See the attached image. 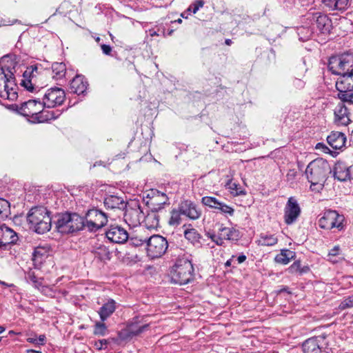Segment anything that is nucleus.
Wrapping results in <instances>:
<instances>
[{"label": "nucleus", "instance_id": "7ed1b4c3", "mask_svg": "<svg viewBox=\"0 0 353 353\" xmlns=\"http://www.w3.org/2000/svg\"><path fill=\"white\" fill-rule=\"evenodd\" d=\"M330 168L327 161L318 158L311 161L305 169V176L312 185L322 184L326 179Z\"/></svg>", "mask_w": 353, "mask_h": 353}, {"label": "nucleus", "instance_id": "1a4fd4ad", "mask_svg": "<svg viewBox=\"0 0 353 353\" xmlns=\"http://www.w3.org/2000/svg\"><path fill=\"white\" fill-rule=\"evenodd\" d=\"M216 232H208L207 236L217 245H222L225 240L238 241L240 238V232L233 228L223 226V224H217Z\"/></svg>", "mask_w": 353, "mask_h": 353}, {"label": "nucleus", "instance_id": "c03bdc74", "mask_svg": "<svg viewBox=\"0 0 353 353\" xmlns=\"http://www.w3.org/2000/svg\"><path fill=\"white\" fill-rule=\"evenodd\" d=\"M104 321H97L94 325L93 333L96 336H103L106 334L108 327Z\"/></svg>", "mask_w": 353, "mask_h": 353}, {"label": "nucleus", "instance_id": "f257e3e1", "mask_svg": "<svg viewBox=\"0 0 353 353\" xmlns=\"http://www.w3.org/2000/svg\"><path fill=\"white\" fill-rule=\"evenodd\" d=\"M17 63L9 56L0 59V97L9 101L18 98V90L15 73Z\"/></svg>", "mask_w": 353, "mask_h": 353}, {"label": "nucleus", "instance_id": "9d476101", "mask_svg": "<svg viewBox=\"0 0 353 353\" xmlns=\"http://www.w3.org/2000/svg\"><path fill=\"white\" fill-rule=\"evenodd\" d=\"M168 248L167 239L159 234H154L147 240L146 252L151 259L163 256Z\"/></svg>", "mask_w": 353, "mask_h": 353}, {"label": "nucleus", "instance_id": "bf43d9fd", "mask_svg": "<svg viewBox=\"0 0 353 353\" xmlns=\"http://www.w3.org/2000/svg\"><path fill=\"white\" fill-rule=\"evenodd\" d=\"M246 259H247L246 256L243 254H241L236 258V260H237L238 263L240 264V263H243L246 260Z\"/></svg>", "mask_w": 353, "mask_h": 353}, {"label": "nucleus", "instance_id": "72a5a7b5", "mask_svg": "<svg viewBox=\"0 0 353 353\" xmlns=\"http://www.w3.org/2000/svg\"><path fill=\"white\" fill-rule=\"evenodd\" d=\"M278 243V239L274 234L262 233L259 236L257 241L259 245L261 246H273Z\"/></svg>", "mask_w": 353, "mask_h": 353}, {"label": "nucleus", "instance_id": "6e6d98bb", "mask_svg": "<svg viewBox=\"0 0 353 353\" xmlns=\"http://www.w3.org/2000/svg\"><path fill=\"white\" fill-rule=\"evenodd\" d=\"M292 84L296 89L301 90L305 87V83L301 79L294 78Z\"/></svg>", "mask_w": 353, "mask_h": 353}, {"label": "nucleus", "instance_id": "2eb2a0df", "mask_svg": "<svg viewBox=\"0 0 353 353\" xmlns=\"http://www.w3.org/2000/svg\"><path fill=\"white\" fill-rule=\"evenodd\" d=\"M301 208L296 199L290 197L284 208V221L287 225L295 223L301 214Z\"/></svg>", "mask_w": 353, "mask_h": 353}, {"label": "nucleus", "instance_id": "473e14b6", "mask_svg": "<svg viewBox=\"0 0 353 353\" xmlns=\"http://www.w3.org/2000/svg\"><path fill=\"white\" fill-rule=\"evenodd\" d=\"M92 252L94 256L101 261H108L111 258V253L104 245L99 244L93 248Z\"/></svg>", "mask_w": 353, "mask_h": 353}, {"label": "nucleus", "instance_id": "f8f14e48", "mask_svg": "<svg viewBox=\"0 0 353 353\" xmlns=\"http://www.w3.org/2000/svg\"><path fill=\"white\" fill-rule=\"evenodd\" d=\"M330 350L325 335L310 338L303 343L304 353H330Z\"/></svg>", "mask_w": 353, "mask_h": 353}, {"label": "nucleus", "instance_id": "b1692460", "mask_svg": "<svg viewBox=\"0 0 353 353\" xmlns=\"http://www.w3.org/2000/svg\"><path fill=\"white\" fill-rule=\"evenodd\" d=\"M336 88L353 89V68L341 77H339L336 81Z\"/></svg>", "mask_w": 353, "mask_h": 353}, {"label": "nucleus", "instance_id": "c756f323", "mask_svg": "<svg viewBox=\"0 0 353 353\" xmlns=\"http://www.w3.org/2000/svg\"><path fill=\"white\" fill-rule=\"evenodd\" d=\"M61 112L59 110H43V108L41 109V111H40L36 123H43L58 118L61 115Z\"/></svg>", "mask_w": 353, "mask_h": 353}, {"label": "nucleus", "instance_id": "ddd939ff", "mask_svg": "<svg viewBox=\"0 0 353 353\" xmlns=\"http://www.w3.org/2000/svg\"><path fill=\"white\" fill-rule=\"evenodd\" d=\"M65 99V91L59 88H51L45 92L42 104L43 107L52 108L61 105Z\"/></svg>", "mask_w": 353, "mask_h": 353}, {"label": "nucleus", "instance_id": "f03ea898", "mask_svg": "<svg viewBox=\"0 0 353 353\" xmlns=\"http://www.w3.org/2000/svg\"><path fill=\"white\" fill-rule=\"evenodd\" d=\"M27 221L38 234H44L51 228L50 212L43 206L32 208L27 215Z\"/></svg>", "mask_w": 353, "mask_h": 353}, {"label": "nucleus", "instance_id": "69168bd1", "mask_svg": "<svg viewBox=\"0 0 353 353\" xmlns=\"http://www.w3.org/2000/svg\"><path fill=\"white\" fill-rule=\"evenodd\" d=\"M27 341L31 343L38 344L37 339L36 338H28Z\"/></svg>", "mask_w": 353, "mask_h": 353}, {"label": "nucleus", "instance_id": "338daca9", "mask_svg": "<svg viewBox=\"0 0 353 353\" xmlns=\"http://www.w3.org/2000/svg\"><path fill=\"white\" fill-rule=\"evenodd\" d=\"M349 172H350V181H353V165L350 166Z\"/></svg>", "mask_w": 353, "mask_h": 353}, {"label": "nucleus", "instance_id": "052dcab7", "mask_svg": "<svg viewBox=\"0 0 353 353\" xmlns=\"http://www.w3.org/2000/svg\"><path fill=\"white\" fill-rule=\"evenodd\" d=\"M45 340H46L45 335H43V334L40 335L39 336V338L37 339L38 345H43Z\"/></svg>", "mask_w": 353, "mask_h": 353}, {"label": "nucleus", "instance_id": "2f4dec72", "mask_svg": "<svg viewBox=\"0 0 353 353\" xmlns=\"http://www.w3.org/2000/svg\"><path fill=\"white\" fill-rule=\"evenodd\" d=\"M295 255L294 252L288 249H283L275 256L274 261L277 263L286 265L295 257Z\"/></svg>", "mask_w": 353, "mask_h": 353}, {"label": "nucleus", "instance_id": "774afa93", "mask_svg": "<svg viewBox=\"0 0 353 353\" xmlns=\"http://www.w3.org/2000/svg\"><path fill=\"white\" fill-rule=\"evenodd\" d=\"M27 353H41L40 351L34 350H28Z\"/></svg>", "mask_w": 353, "mask_h": 353}, {"label": "nucleus", "instance_id": "13d9d810", "mask_svg": "<svg viewBox=\"0 0 353 353\" xmlns=\"http://www.w3.org/2000/svg\"><path fill=\"white\" fill-rule=\"evenodd\" d=\"M103 54L109 55L112 51V48L109 45L103 44L101 46Z\"/></svg>", "mask_w": 353, "mask_h": 353}, {"label": "nucleus", "instance_id": "603ef678", "mask_svg": "<svg viewBox=\"0 0 353 353\" xmlns=\"http://www.w3.org/2000/svg\"><path fill=\"white\" fill-rule=\"evenodd\" d=\"M229 189H230L231 193L234 195L239 196L245 194V192L241 190L240 188H239V185L235 183L229 184Z\"/></svg>", "mask_w": 353, "mask_h": 353}, {"label": "nucleus", "instance_id": "f704fd0d", "mask_svg": "<svg viewBox=\"0 0 353 353\" xmlns=\"http://www.w3.org/2000/svg\"><path fill=\"white\" fill-rule=\"evenodd\" d=\"M52 78L59 80L63 79L66 73V66L64 63L55 62L52 65Z\"/></svg>", "mask_w": 353, "mask_h": 353}, {"label": "nucleus", "instance_id": "5fc2aeb1", "mask_svg": "<svg viewBox=\"0 0 353 353\" xmlns=\"http://www.w3.org/2000/svg\"><path fill=\"white\" fill-rule=\"evenodd\" d=\"M25 278L27 281H30L32 283L38 279L35 274V272L31 269H30L28 271L26 272Z\"/></svg>", "mask_w": 353, "mask_h": 353}, {"label": "nucleus", "instance_id": "9b49d317", "mask_svg": "<svg viewBox=\"0 0 353 353\" xmlns=\"http://www.w3.org/2000/svg\"><path fill=\"white\" fill-rule=\"evenodd\" d=\"M14 107L20 114L28 117L31 122L36 123L43 105L40 101L30 99L22 103L20 105H14Z\"/></svg>", "mask_w": 353, "mask_h": 353}, {"label": "nucleus", "instance_id": "bb28decb", "mask_svg": "<svg viewBox=\"0 0 353 353\" xmlns=\"http://www.w3.org/2000/svg\"><path fill=\"white\" fill-rule=\"evenodd\" d=\"M167 196L165 194L162 193L160 194L159 192H157V195L152 196V197L147 202V204L151 208L152 211H158L163 208V205L167 201Z\"/></svg>", "mask_w": 353, "mask_h": 353}, {"label": "nucleus", "instance_id": "a878e982", "mask_svg": "<svg viewBox=\"0 0 353 353\" xmlns=\"http://www.w3.org/2000/svg\"><path fill=\"white\" fill-rule=\"evenodd\" d=\"M322 3L332 11H343L350 6V0H322Z\"/></svg>", "mask_w": 353, "mask_h": 353}, {"label": "nucleus", "instance_id": "a19ab883", "mask_svg": "<svg viewBox=\"0 0 353 353\" xmlns=\"http://www.w3.org/2000/svg\"><path fill=\"white\" fill-rule=\"evenodd\" d=\"M148 327H149V324H144V325L138 326L137 325L132 323L128 327L129 335L132 336H138V335L141 334V333H143V332H145V330H147Z\"/></svg>", "mask_w": 353, "mask_h": 353}, {"label": "nucleus", "instance_id": "6e6552de", "mask_svg": "<svg viewBox=\"0 0 353 353\" xmlns=\"http://www.w3.org/2000/svg\"><path fill=\"white\" fill-rule=\"evenodd\" d=\"M318 224L322 229L340 232L345 228V217L336 210H328L323 212Z\"/></svg>", "mask_w": 353, "mask_h": 353}, {"label": "nucleus", "instance_id": "3c124183", "mask_svg": "<svg viewBox=\"0 0 353 353\" xmlns=\"http://www.w3.org/2000/svg\"><path fill=\"white\" fill-rule=\"evenodd\" d=\"M301 261H294L288 268V271L291 274H299L300 273L301 270Z\"/></svg>", "mask_w": 353, "mask_h": 353}, {"label": "nucleus", "instance_id": "4468645a", "mask_svg": "<svg viewBox=\"0 0 353 353\" xmlns=\"http://www.w3.org/2000/svg\"><path fill=\"white\" fill-rule=\"evenodd\" d=\"M125 208L124 219L129 225L136 227L143 221L145 214L137 202L126 205Z\"/></svg>", "mask_w": 353, "mask_h": 353}, {"label": "nucleus", "instance_id": "864d4df0", "mask_svg": "<svg viewBox=\"0 0 353 353\" xmlns=\"http://www.w3.org/2000/svg\"><path fill=\"white\" fill-rule=\"evenodd\" d=\"M109 343L108 340L107 339H101L94 343V347L98 350H101L102 349H105L107 347V345Z\"/></svg>", "mask_w": 353, "mask_h": 353}, {"label": "nucleus", "instance_id": "37998d69", "mask_svg": "<svg viewBox=\"0 0 353 353\" xmlns=\"http://www.w3.org/2000/svg\"><path fill=\"white\" fill-rule=\"evenodd\" d=\"M216 210H217L218 212L222 213L226 216H232L234 213V210L233 208L221 201L219 202V205H217Z\"/></svg>", "mask_w": 353, "mask_h": 353}, {"label": "nucleus", "instance_id": "e433bc0d", "mask_svg": "<svg viewBox=\"0 0 353 353\" xmlns=\"http://www.w3.org/2000/svg\"><path fill=\"white\" fill-rule=\"evenodd\" d=\"M143 221L148 228H157L159 226V216L157 214V211H152L150 213H148L145 216Z\"/></svg>", "mask_w": 353, "mask_h": 353}, {"label": "nucleus", "instance_id": "6ab92c4d", "mask_svg": "<svg viewBox=\"0 0 353 353\" xmlns=\"http://www.w3.org/2000/svg\"><path fill=\"white\" fill-rule=\"evenodd\" d=\"M38 74V67L36 65H32L27 67L23 73V79L21 80V85L23 86L27 90L32 92L34 90L33 84L32 83V79L35 78Z\"/></svg>", "mask_w": 353, "mask_h": 353}, {"label": "nucleus", "instance_id": "c9c22d12", "mask_svg": "<svg viewBox=\"0 0 353 353\" xmlns=\"http://www.w3.org/2000/svg\"><path fill=\"white\" fill-rule=\"evenodd\" d=\"M336 90L339 91L338 98L341 101V103L353 105V89L341 90L336 88Z\"/></svg>", "mask_w": 353, "mask_h": 353}, {"label": "nucleus", "instance_id": "58836bf2", "mask_svg": "<svg viewBox=\"0 0 353 353\" xmlns=\"http://www.w3.org/2000/svg\"><path fill=\"white\" fill-rule=\"evenodd\" d=\"M10 214V203L0 198V221H4Z\"/></svg>", "mask_w": 353, "mask_h": 353}, {"label": "nucleus", "instance_id": "e2e57ef3", "mask_svg": "<svg viewBox=\"0 0 353 353\" xmlns=\"http://www.w3.org/2000/svg\"><path fill=\"white\" fill-rule=\"evenodd\" d=\"M148 32H149V35L150 37H154V36H159V33L157 31H155L153 29L149 30Z\"/></svg>", "mask_w": 353, "mask_h": 353}, {"label": "nucleus", "instance_id": "a18cd8bd", "mask_svg": "<svg viewBox=\"0 0 353 353\" xmlns=\"http://www.w3.org/2000/svg\"><path fill=\"white\" fill-rule=\"evenodd\" d=\"M201 202L204 205L216 210L217 205L219 204L220 200L214 196H205L202 198Z\"/></svg>", "mask_w": 353, "mask_h": 353}, {"label": "nucleus", "instance_id": "680f3d73", "mask_svg": "<svg viewBox=\"0 0 353 353\" xmlns=\"http://www.w3.org/2000/svg\"><path fill=\"white\" fill-rule=\"evenodd\" d=\"M309 270H310V268L307 265H305L303 267L301 266L299 274L301 275L304 273H307Z\"/></svg>", "mask_w": 353, "mask_h": 353}, {"label": "nucleus", "instance_id": "dca6fc26", "mask_svg": "<svg viewBox=\"0 0 353 353\" xmlns=\"http://www.w3.org/2000/svg\"><path fill=\"white\" fill-rule=\"evenodd\" d=\"M107 239L112 243L122 244L129 239V234L123 227L117 225H110L105 232Z\"/></svg>", "mask_w": 353, "mask_h": 353}, {"label": "nucleus", "instance_id": "4c0bfd02", "mask_svg": "<svg viewBox=\"0 0 353 353\" xmlns=\"http://www.w3.org/2000/svg\"><path fill=\"white\" fill-rule=\"evenodd\" d=\"M343 260L341 256V248L339 245H335L332 249L329 251L327 254V261L332 263H337Z\"/></svg>", "mask_w": 353, "mask_h": 353}, {"label": "nucleus", "instance_id": "79ce46f5", "mask_svg": "<svg viewBox=\"0 0 353 353\" xmlns=\"http://www.w3.org/2000/svg\"><path fill=\"white\" fill-rule=\"evenodd\" d=\"M185 237L192 243L196 245L199 243L201 239L200 234L197 232L195 229L187 230L184 232Z\"/></svg>", "mask_w": 353, "mask_h": 353}, {"label": "nucleus", "instance_id": "5701e85b", "mask_svg": "<svg viewBox=\"0 0 353 353\" xmlns=\"http://www.w3.org/2000/svg\"><path fill=\"white\" fill-rule=\"evenodd\" d=\"M117 303L112 299H108L99 308L98 314L101 321H106L116 310Z\"/></svg>", "mask_w": 353, "mask_h": 353}, {"label": "nucleus", "instance_id": "c85d7f7f", "mask_svg": "<svg viewBox=\"0 0 353 353\" xmlns=\"http://www.w3.org/2000/svg\"><path fill=\"white\" fill-rule=\"evenodd\" d=\"M47 257V252L43 248H37L32 254V261L34 268L39 269Z\"/></svg>", "mask_w": 353, "mask_h": 353}, {"label": "nucleus", "instance_id": "ea45409f", "mask_svg": "<svg viewBox=\"0 0 353 353\" xmlns=\"http://www.w3.org/2000/svg\"><path fill=\"white\" fill-rule=\"evenodd\" d=\"M314 32L312 28L306 26H301L297 29L299 40L305 41L310 39Z\"/></svg>", "mask_w": 353, "mask_h": 353}, {"label": "nucleus", "instance_id": "4d7b16f0", "mask_svg": "<svg viewBox=\"0 0 353 353\" xmlns=\"http://www.w3.org/2000/svg\"><path fill=\"white\" fill-rule=\"evenodd\" d=\"M42 279H38L37 281H34L32 284L34 287L39 290H43L44 288V286L42 285Z\"/></svg>", "mask_w": 353, "mask_h": 353}, {"label": "nucleus", "instance_id": "a211bd4d", "mask_svg": "<svg viewBox=\"0 0 353 353\" xmlns=\"http://www.w3.org/2000/svg\"><path fill=\"white\" fill-rule=\"evenodd\" d=\"M334 114V122L336 125L347 126L351 122L348 108L343 103H339L336 106Z\"/></svg>", "mask_w": 353, "mask_h": 353}, {"label": "nucleus", "instance_id": "423d86ee", "mask_svg": "<svg viewBox=\"0 0 353 353\" xmlns=\"http://www.w3.org/2000/svg\"><path fill=\"white\" fill-rule=\"evenodd\" d=\"M327 68L333 74L343 76L353 68V52H345L331 57L328 61Z\"/></svg>", "mask_w": 353, "mask_h": 353}, {"label": "nucleus", "instance_id": "0e129e2a", "mask_svg": "<svg viewBox=\"0 0 353 353\" xmlns=\"http://www.w3.org/2000/svg\"><path fill=\"white\" fill-rule=\"evenodd\" d=\"M234 257H235V256L232 255V257L225 262V267H230L232 265L233 259Z\"/></svg>", "mask_w": 353, "mask_h": 353}, {"label": "nucleus", "instance_id": "aec40b11", "mask_svg": "<svg viewBox=\"0 0 353 353\" xmlns=\"http://www.w3.org/2000/svg\"><path fill=\"white\" fill-rule=\"evenodd\" d=\"M179 208L180 212L190 219H197L201 216V211L190 201L182 202Z\"/></svg>", "mask_w": 353, "mask_h": 353}, {"label": "nucleus", "instance_id": "412c9836", "mask_svg": "<svg viewBox=\"0 0 353 353\" xmlns=\"http://www.w3.org/2000/svg\"><path fill=\"white\" fill-rule=\"evenodd\" d=\"M327 143L334 150H341L345 146L346 137L341 132H332L327 137Z\"/></svg>", "mask_w": 353, "mask_h": 353}, {"label": "nucleus", "instance_id": "4be33fe9", "mask_svg": "<svg viewBox=\"0 0 353 353\" xmlns=\"http://www.w3.org/2000/svg\"><path fill=\"white\" fill-rule=\"evenodd\" d=\"M88 85V82L84 77L77 75L70 82V90L72 93L80 95L86 91Z\"/></svg>", "mask_w": 353, "mask_h": 353}, {"label": "nucleus", "instance_id": "7c9ffc66", "mask_svg": "<svg viewBox=\"0 0 353 353\" xmlns=\"http://www.w3.org/2000/svg\"><path fill=\"white\" fill-rule=\"evenodd\" d=\"M2 231V238L5 241V243H16L18 241L17 234L11 228L6 225L1 226Z\"/></svg>", "mask_w": 353, "mask_h": 353}, {"label": "nucleus", "instance_id": "20e7f679", "mask_svg": "<svg viewBox=\"0 0 353 353\" xmlns=\"http://www.w3.org/2000/svg\"><path fill=\"white\" fill-rule=\"evenodd\" d=\"M194 268L190 260L186 257L179 258L171 271L173 283L185 285L193 278Z\"/></svg>", "mask_w": 353, "mask_h": 353}, {"label": "nucleus", "instance_id": "8fccbe9b", "mask_svg": "<svg viewBox=\"0 0 353 353\" xmlns=\"http://www.w3.org/2000/svg\"><path fill=\"white\" fill-rule=\"evenodd\" d=\"M204 5V1L203 0H196L193 2L188 8V12H192L195 14L199 8H202Z\"/></svg>", "mask_w": 353, "mask_h": 353}, {"label": "nucleus", "instance_id": "49530a36", "mask_svg": "<svg viewBox=\"0 0 353 353\" xmlns=\"http://www.w3.org/2000/svg\"><path fill=\"white\" fill-rule=\"evenodd\" d=\"M351 307H353V294L346 297L339 305V308L341 310Z\"/></svg>", "mask_w": 353, "mask_h": 353}, {"label": "nucleus", "instance_id": "393cba45", "mask_svg": "<svg viewBox=\"0 0 353 353\" xmlns=\"http://www.w3.org/2000/svg\"><path fill=\"white\" fill-rule=\"evenodd\" d=\"M104 205L108 209H119L123 210L126 208V203L123 198L115 196L109 195L104 199Z\"/></svg>", "mask_w": 353, "mask_h": 353}, {"label": "nucleus", "instance_id": "cd10ccee", "mask_svg": "<svg viewBox=\"0 0 353 353\" xmlns=\"http://www.w3.org/2000/svg\"><path fill=\"white\" fill-rule=\"evenodd\" d=\"M349 170L350 167H347L342 163H338L334 168V176L335 179L340 181L350 180V172Z\"/></svg>", "mask_w": 353, "mask_h": 353}, {"label": "nucleus", "instance_id": "39448f33", "mask_svg": "<svg viewBox=\"0 0 353 353\" xmlns=\"http://www.w3.org/2000/svg\"><path fill=\"white\" fill-rule=\"evenodd\" d=\"M56 227L61 234L72 233L85 230L83 217L76 213H65L60 215L57 221Z\"/></svg>", "mask_w": 353, "mask_h": 353}, {"label": "nucleus", "instance_id": "de8ad7c7", "mask_svg": "<svg viewBox=\"0 0 353 353\" xmlns=\"http://www.w3.org/2000/svg\"><path fill=\"white\" fill-rule=\"evenodd\" d=\"M129 242L130 243L134 246V247H139V246H141V245H143L144 243H146L147 244V240H148V238H140L139 236H132V237H130L129 236Z\"/></svg>", "mask_w": 353, "mask_h": 353}, {"label": "nucleus", "instance_id": "f3484780", "mask_svg": "<svg viewBox=\"0 0 353 353\" xmlns=\"http://www.w3.org/2000/svg\"><path fill=\"white\" fill-rule=\"evenodd\" d=\"M309 18L312 21L315 23L316 28L320 33L327 34L331 32L332 29V22L327 14L321 12H315Z\"/></svg>", "mask_w": 353, "mask_h": 353}, {"label": "nucleus", "instance_id": "09e8293b", "mask_svg": "<svg viewBox=\"0 0 353 353\" xmlns=\"http://www.w3.org/2000/svg\"><path fill=\"white\" fill-rule=\"evenodd\" d=\"M181 214H182L180 212V210L179 211L173 210L171 213V216H170V219L169 221L170 225H174L180 224Z\"/></svg>", "mask_w": 353, "mask_h": 353}, {"label": "nucleus", "instance_id": "0eeeda50", "mask_svg": "<svg viewBox=\"0 0 353 353\" xmlns=\"http://www.w3.org/2000/svg\"><path fill=\"white\" fill-rule=\"evenodd\" d=\"M83 217L85 230L91 232L99 231L108 221L107 213L97 208L88 210Z\"/></svg>", "mask_w": 353, "mask_h": 353}]
</instances>
